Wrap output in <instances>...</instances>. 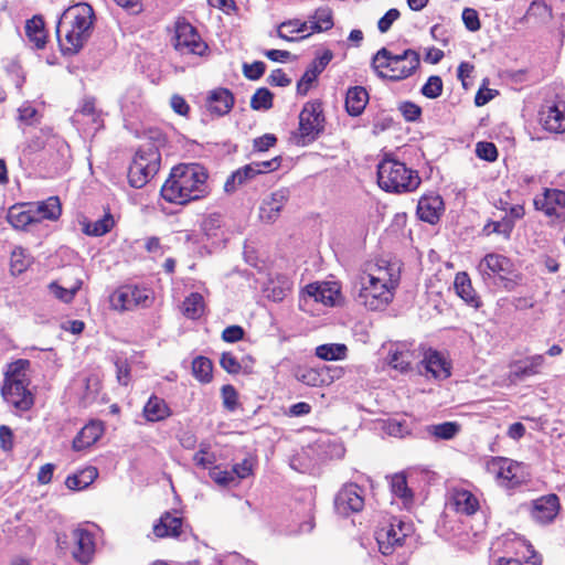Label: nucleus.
<instances>
[{"label":"nucleus","mask_w":565,"mask_h":565,"mask_svg":"<svg viewBox=\"0 0 565 565\" xmlns=\"http://www.w3.org/2000/svg\"><path fill=\"white\" fill-rule=\"evenodd\" d=\"M334 508L344 516L361 512L364 508L363 489L353 482L344 484L334 498Z\"/></svg>","instance_id":"nucleus-15"},{"label":"nucleus","mask_w":565,"mask_h":565,"mask_svg":"<svg viewBox=\"0 0 565 565\" xmlns=\"http://www.w3.org/2000/svg\"><path fill=\"white\" fill-rule=\"evenodd\" d=\"M324 129L322 103L311 100L303 105L299 114V139L305 146L315 141Z\"/></svg>","instance_id":"nucleus-11"},{"label":"nucleus","mask_w":565,"mask_h":565,"mask_svg":"<svg viewBox=\"0 0 565 565\" xmlns=\"http://www.w3.org/2000/svg\"><path fill=\"white\" fill-rule=\"evenodd\" d=\"M486 470L505 489H515L527 478L523 463L507 457H491L486 462Z\"/></svg>","instance_id":"nucleus-9"},{"label":"nucleus","mask_w":565,"mask_h":565,"mask_svg":"<svg viewBox=\"0 0 565 565\" xmlns=\"http://www.w3.org/2000/svg\"><path fill=\"white\" fill-rule=\"evenodd\" d=\"M347 347L340 343L321 344L316 349V355L326 361H335L344 359L347 355Z\"/></svg>","instance_id":"nucleus-46"},{"label":"nucleus","mask_w":565,"mask_h":565,"mask_svg":"<svg viewBox=\"0 0 565 565\" xmlns=\"http://www.w3.org/2000/svg\"><path fill=\"white\" fill-rule=\"evenodd\" d=\"M73 558L81 564H88L95 554L94 535L85 529H75L72 532Z\"/></svg>","instance_id":"nucleus-18"},{"label":"nucleus","mask_w":565,"mask_h":565,"mask_svg":"<svg viewBox=\"0 0 565 565\" xmlns=\"http://www.w3.org/2000/svg\"><path fill=\"white\" fill-rule=\"evenodd\" d=\"M545 360L542 354H535L526 358L523 362H515L513 364L512 375L515 379H524L533 375H537Z\"/></svg>","instance_id":"nucleus-36"},{"label":"nucleus","mask_w":565,"mask_h":565,"mask_svg":"<svg viewBox=\"0 0 565 565\" xmlns=\"http://www.w3.org/2000/svg\"><path fill=\"white\" fill-rule=\"evenodd\" d=\"M25 35L35 49H44L47 42V32L44 19L41 15H34L26 20Z\"/></svg>","instance_id":"nucleus-34"},{"label":"nucleus","mask_w":565,"mask_h":565,"mask_svg":"<svg viewBox=\"0 0 565 565\" xmlns=\"http://www.w3.org/2000/svg\"><path fill=\"white\" fill-rule=\"evenodd\" d=\"M461 18L466 29L469 30L470 32H476L480 30L481 23L479 19V13L476 9L465 8L462 10Z\"/></svg>","instance_id":"nucleus-56"},{"label":"nucleus","mask_w":565,"mask_h":565,"mask_svg":"<svg viewBox=\"0 0 565 565\" xmlns=\"http://www.w3.org/2000/svg\"><path fill=\"white\" fill-rule=\"evenodd\" d=\"M82 285L83 281L81 279H77L70 287H63L58 285L56 281H52L49 285V289L56 299L61 300L64 303H70L74 300L76 294L82 288Z\"/></svg>","instance_id":"nucleus-44"},{"label":"nucleus","mask_w":565,"mask_h":565,"mask_svg":"<svg viewBox=\"0 0 565 565\" xmlns=\"http://www.w3.org/2000/svg\"><path fill=\"white\" fill-rule=\"evenodd\" d=\"M221 367L228 374L236 375L241 372L242 365L232 352H223L220 359Z\"/></svg>","instance_id":"nucleus-55"},{"label":"nucleus","mask_w":565,"mask_h":565,"mask_svg":"<svg viewBox=\"0 0 565 565\" xmlns=\"http://www.w3.org/2000/svg\"><path fill=\"white\" fill-rule=\"evenodd\" d=\"M541 121L543 127L551 132L565 131V102L559 100L553 105H547L541 111Z\"/></svg>","instance_id":"nucleus-26"},{"label":"nucleus","mask_w":565,"mask_h":565,"mask_svg":"<svg viewBox=\"0 0 565 565\" xmlns=\"http://www.w3.org/2000/svg\"><path fill=\"white\" fill-rule=\"evenodd\" d=\"M152 300L150 289L134 285L120 286L109 296L110 307L117 311L134 310L137 307H149Z\"/></svg>","instance_id":"nucleus-12"},{"label":"nucleus","mask_w":565,"mask_h":565,"mask_svg":"<svg viewBox=\"0 0 565 565\" xmlns=\"http://www.w3.org/2000/svg\"><path fill=\"white\" fill-rule=\"evenodd\" d=\"M310 32L320 33L329 31L333 28V12L328 7L318 8L315 13L310 17Z\"/></svg>","instance_id":"nucleus-41"},{"label":"nucleus","mask_w":565,"mask_h":565,"mask_svg":"<svg viewBox=\"0 0 565 565\" xmlns=\"http://www.w3.org/2000/svg\"><path fill=\"white\" fill-rule=\"evenodd\" d=\"M273 93L266 88H258L250 98V107L254 110L270 109L273 107Z\"/></svg>","instance_id":"nucleus-51"},{"label":"nucleus","mask_w":565,"mask_h":565,"mask_svg":"<svg viewBox=\"0 0 565 565\" xmlns=\"http://www.w3.org/2000/svg\"><path fill=\"white\" fill-rule=\"evenodd\" d=\"M207 179L209 172L202 164L196 162L179 163L170 170L160 194L168 203L185 205L210 194Z\"/></svg>","instance_id":"nucleus-1"},{"label":"nucleus","mask_w":565,"mask_h":565,"mask_svg":"<svg viewBox=\"0 0 565 565\" xmlns=\"http://www.w3.org/2000/svg\"><path fill=\"white\" fill-rule=\"evenodd\" d=\"M215 461V455L204 448H201L193 456V462L195 463V466L201 467L203 469H211L214 466Z\"/></svg>","instance_id":"nucleus-59"},{"label":"nucleus","mask_w":565,"mask_h":565,"mask_svg":"<svg viewBox=\"0 0 565 565\" xmlns=\"http://www.w3.org/2000/svg\"><path fill=\"white\" fill-rule=\"evenodd\" d=\"M413 353L408 350H394L390 352L388 364L401 372L411 370Z\"/></svg>","instance_id":"nucleus-47"},{"label":"nucleus","mask_w":565,"mask_h":565,"mask_svg":"<svg viewBox=\"0 0 565 565\" xmlns=\"http://www.w3.org/2000/svg\"><path fill=\"white\" fill-rule=\"evenodd\" d=\"M398 110L402 113L406 121H416L422 116V108L413 102H403L398 106Z\"/></svg>","instance_id":"nucleus-57"},{"label":"nucleus","mask_w":565,"mask_h":565,"mask_svg":"<svg viewBox=\"0 0 565 565\" xmlns=\"http://www.w3.org/2000/svg\"><path fill=\"white\" fill-rule=\"evenodd\" d=\"M454 288L458 297H460L468 306L479 309L482 300L472 286V281L467 271H458L455 275Z\"/></svg>","instance_id":"nucleus-27"},{"label":"nucleus","mask_w":565,"mask_h":565,"mask_svg":"<svg viewBox=\"0 0 565 565\" xmlns=\"http://www.w3.org/2000/svg\"><path fill=\"white\" fill-rule=\"evenodd\" d=\"M449 502L452 509L460 514L471 516L480 509L479 499L469 490L454 488L450 491Z\"/></svg>","instance_id":"nucleus-23"},{"label":"nucleus","mask_w":565,"mask_h":565,"mask_svg":"<svg viewBox=\"0 0 565 565\" xmlns=\"http://www.w3.org/2000/svg\"><path fill=\"white\" fill-rule=\"evenodd\" d=\"M95 14L88 3L67 8L56 25V35L63 55L77 54L90 36Z\"/></svg>","instance_id":"nucleus-3"},{"label":"nucleus","mask_w":565,"mask_h":565,"mask_svg":"<svg viewBox=\"0 0 565 565\" xmlns=\"http://www.w3.org/2000/svg\"><path fill=\"white\" fill-rule=\"evenodd\" d=\"M156 140L158 145L150 141L140 145L128 168V183L135 189L143 188L160 170L161 152L159 146L166 142V138L159 135Z\"/></svg>","instance_id":"nucleus-7"},{"label":"nucleus","mask_w":565,"mask_h":565,"mask_svg":"<svg viewBox=\"0 0 565 565\" xmlns=\"http://www.w3.org/2000/svg\"><path fill=\"white\" fill-rule=\"evenodd\" d=\"M412 532V525L397 518L376 533L380 551L384 555L392 554L396 547H402Z\"/></svg>","instance_id":"nucleus-14"},{"label":"nucleus","mask_w":565,"mask_h":565,"mask_svg":"<svg viewBox=\"0 0 565 565\" xmlns=\"http://www.w3.org/2000/svg\"><path fill=\"white\" fill-rule=\"evenodd\" d=\"M477 269L483 279L498 278L505 290H513L521 281L522 276L515 269L513 262L498 253H488L479 262Z\"/></svg>","instance_id":"nucleus-8"},{"label":"nucleus","mask_w":565,"mask_h":565,"mask_svg":"<svg viewBox=\"0 0 565 565\" xmlns=\"http://www.w3.org/2000/svg\"><path fill=\"white\" fill-rule=\"evenodd\" d=\"M31 362L28 359H18L7 364L0 394L4 403L15 413L22 414L31 411L35 404L34 387L28 372Z\"/></svg>","instance_id":"nucleus-4"},{"label":"nucleus","mask_w":565,"mask_h":565,"mask_svg":"<svg viewBox=\"0 0 565 565\" xmlns=\"http://www.w3.org/2000/svg\"><path fill=\"white\" fill-rule=\"evenodd\" d=\"M289 191L287 189H279L265 198L259 206V217L267 223L275 222L288 202Z\"/></svg>","instance_id":"nucleus-19"},{"label":"nucleus","mask_w":565,"mask_h":565,"mask_svg":"<svg viewBox=\"0 0 565 565\" xmlns=\"http://www.w3.org/2000/svg\"><path fill=\"white\" fill-rule=\"evenodd\" d=\"M310 30L311 28L309 21H300L295 19L282 22L277 29V35L285 41L292 42L296 40L306 39L313 34V32H310Z\"/></svg>","instance_id":"nucleus-30"},{"label":"nucleus","mask_w":565,"mask_h":565,"mask_svg":"<svg viewBox=\"0 0 565 565\" xmlns=\"http://www.w3.org/2000/svg\"><path fill=\"white\" fill-rule=\"evenodd\" d=\"M559 510V498L555 493H548L532 501L531 516L537 523L550 524L556 519Z\"/></svg>","instance_id":"nucleus-16"},{"label":"nucleus","mask_w":565,"mask_h":565,"mask_svg":"<svg viewBox=\"0 0 565 565\" xmlns=\"http://www.w3.org/2000/svg\"><path fill=\"white\" fill-rule=\"evenodd\" d=\"M82 231L88 236H103L109 233L115 226V220L109 210L97 221L84 220L82 223Z\"/></svg>","instance_id":"nucleus-38"},{"label":"nucleus","mask_w":565,"mask_h":565,"mask_svg":"<svg viewBox=\"0 0 565 565\" xmlns=\"http://www.w3.org/2000/svg\"><path fill=\"white\" fill-rule=\"evenodd\" d=\"M104 434V424L100 420H90L73 439L72 447L81 451L93 446Z\"/></svg>","instance_id":"nucleus-29"},{"label":"nucleus","mask_w":565,"mask_h":565,"mask_svg":"<svg viewBox=\"0 0 565 565\" xmlns=\"http://www.w3.org/2000/svg\"><path fill=\"white\" fill-rule=\"evenodd\" d=\"M31 203L12 205L7 214V221L17 230H25L28 225L38 223Z\"/></svg>","instance_id":"nucleus-32"},{"label":"nucleus","mask_w":565,"mask_h":565,"mask_svg":"<svg viewBox=\"0 0 565 565\" xmlns=\"http://www.w3.org/2000/svg\"><path fill=\"white\" fill-rule=\"evenodd\" d=\"M277 142V138L273 134H265L260 137H257L253 141V148L255 151L264 152L269 148L274 147Z\"/></svg>","instance_id":"nucleus-63"},{"label":"nucleus","mask_w":565,"mask_h":565,"mask_svg":"<svg viewBox=\"0 0 565 565\" xmlns=\"http://www.w3.org/2000/svg\"><path fill=\"white\" fill-rule=\"evenodd\" d=\"M98 477L97 468L89 466L66 478L65 484L70 490L79 491L86 489Z\"/></svg>","instance_id":"nucleus-39"},{"label":"nucleus","mask_w":565,"mask_h":565,"mask_svg":"<svg viewBox=\"0 0 565 565\" xmlns=\"http://www.w3.org/2000/svg\"><path fill=\"white\" fill-rule=\"evenodd\" d=\"M115 365L118 383L122 386H128L131 381V367L128 361L118 359Z\"/></svg>","instance_id":"nucleus-58"},{"label":"nucleus","mask_w":565,"mask_h":565,"mask_svg":"<svg viewBox=\"0 0 565 565\" xmlns=\"http://www.w3.org/2000/svg\"><path fill=\"white\" fill-rule=\"evenodd\" d=\"M266 71V65L262 61H255L252 64L245 63L243 65V74L250 81L259 79Z\"/></svg>","instance_id":"nucleus-60"},{"label":"nucleus","mask_w":565,"mask_h":565,"mask_svg":"<svg viewBox=\"0 0 565 565\" xmlns=\"http://www.w3.org/2000/svg\"><path fill=\"white\" fill-rule=\"evenodd\" d=\"M427 373L435 379L446 380L451 375V362L437 350L429 349L422 361Z\"/></svg>","instance_id":"nucleus-25"},{"label":"nucleus","mask_w":565,"mask_h":565,"mask_svg":"<svg viewBox=\"0 0 565 565\" xmlns=\"http://www.w3.org/2000/svg\"><path fill=\"white\" fill-rule=\"evenodd\" d=\"M206 303L200 292H191L184 298L181 305L182 315L191 320H199L204 316Z\"/></svg>","instance_id":"nucleus-37"},{"label":"nucleus","mask_w":565,"mask_h":565,"mask_svg":"<svg viewBox=\"0 0 565 565\" xmlns=\"http://www.w3.org/2000/svg\"><path fill=\"white\" fill-rule=\"evenodd\" d=\"M296 379L307 386L320 387L328 383V373L324 369L298 366L295 370Z\"/></svg>","instance_id":"nucleus-35"},{"label":"nucleus","mask_w":565,"mask_h":565,"mask_svg":"<svg viewBox=\"0 0 565 565\" xmlns=\"http://www.w3.org/2000/svg\"><path fill=\"white\" fill-rule=\"evenodd\" d=\"M367 103L369 93L363 86H352L347 90L344 107L350 116H360L364 111Z\"/></svg>","instance_id":"nucleus-31"},{"label":"nucleus","mask_w":565,"mask_h":565,"mask_svg":"<svg viewBox=\"0 0 565 565\" xmlns=\"http://www.w3.org/2000/svg\"><path fill=\"white\" fill-rule=\"evenodd\" d=\"M399 17L401 12L395 8H392L388 11H386V13L377 22L379 31L381 33H386L391 29L393 23L399 19Z\"/></svg>","instance_id":"nucleus-61"},{"label":"nucleus","mask_w":565,"mask_h":565,"mask_svg":"<svg viewBox=\"0 0 565 565\" xmlns=\"http://www.w3.org/2000/svg\"><path fill=\"white\" fill-rule=\"evenodd\" d=\"M476 153L480 159L493 162L498 159V149L493 142L480 141L476 145Z\"/></svg>","instance_id":"nucleus-54"},{"label":"nucleus","mask_w":565,"mask_h":565,"mask_svg":"<svg viewBox=\"0 0 565 565\" xmlns=\"http://www.w3.org/2000/svg\"><path fill=\"white\" fill-rule=\"evenodd\" d=\"M401 273L394 264L379 260L361 277L359 302L371 311L385 309L393 301Z\"/></svg>","instance_id":"nucleus-2"},{"label":"nucleus","mask_w":565,"mask_h":565,"mask_svg":"<svg viewBox=\"0 0 565 565\" xmlns=\"http://www.w3.org/2000/svg\"><path fill=\"white\" fill-rule=\"evenodd\" d=\"M223 406L228 412H235L239 405L238 393L232 384L223 385L221 388Z\"/></svg>","instance_id":"nucleus-52"},{"label":"nucleus","mask_w":565,"mask_h":565,"mask_svg":"<svg viewBox=\"0 0 565 565\" xmlns=\"http://www.w3.org/2000/svg\"><path fill=\"white\" fill-rule=\"evenodd\" d=\"M443 79L438 75H431L428 77L427 82L422 87V94L430 99H435L443 94Z\"/></svg>","instance_id":"nucleus-53"},{"label":"nucleus","mask_w":565,"mask_h":565,"mask_svg":"<svg viewBox=\"0 0 565 565\" xmlns=\"http://www.w3.org/2000/svg\"><path fill=\"white\" fill-rule=\"evenodd\" d=\"M534 207L544 213L548 224L561 225L565 223V191L545 188L541 198L533 201Z\"/></svg>","instance_id":"nucleus-13"},{"label":"nucleus","mask_w":565,"mask_h":565,"mask_svg":"<svg viewBox=\"0 0 565 565\" xmlns=\"http://www.w3.org/2000/svg\"><path fill=\"white\" fill-rule=\"evenodd\" d=\"M245 335V331L241 326L234 324L226 327L222 332V339L225 342L234 343L241 341Z\"/></svg>","instance_id":"nucleus-64"},{"label":"nucleus","mask_w":565,"mask_h":565,"mask_svg":"<svg viewBox=\"0 0 565 565\" xmlns=\"http://www.w3.org/2000/svg\"><path fill=\"white\" fill-rule=\"evenodd\" d=\"M36 222L43 220L56 221L62 214V204L58 196H50L44 201L31 203Z\"/></svg>","instance_id":"nucleus-33"},{"label":"nucleus","mask_w":565,"mask_h":565,"mask_svg":"<svg viewBox=\"0 0 565 565\" xmlns=\"http://www.w3.org/2000/svg\"><path fill=\"white\" fill-rule=\"evenodd\" d=\"M420 66L419 53L406 49L393 54L388 49H380L372 58V67L381 78L399 82L412 76Z\"/></svg>","instance_id":"nucleus-5"},{"label":"nucleus","mask_w":565,"mask_h":565,"mask_svg":"<svg viewBox=\"0 0 565 565\" xmlns=\"http://www.w3.org/2000/svg\"><path fill=\"white\" fill-rule=\"evenodd\" d=\"M332 58L333 52L331 50H324L321 55L317 56L311 62L297 83V93L299 95L306 96L308 94L312 84L317 81L318 76L324 71Z\"/></svg>","instance_id":"nucleus-17"},{"label":"nucleus","mask_w":565,"mask_h":565,"mask_svg":"<svg viewBox=\"0 0 565 565\" xmlns=\"http://www.w3.org/2000/svg\"><path fill=\"white\" fill-rule=\"evenodd\" d=\"M427 431L436 439L450 440L460 431V425L456 422H445L428 426Z\"/></svg>","instance_id":"nucleus-45"},{"label":"nucleus","mask_w":565,"mask_h":565,"mask_svg":"<svg viewBox=\"0 0 565 565\" xmlns=\"http://www.w3.org/2000/svg\"><path fill=\"white\" fill-rule=\"evenodd\" d=\"M445 211V204L438 194H424L417 204L418 217L431 225L439 222L440 216Z\"/></svg>","instance_id":"nucleus-22"},{"label":"nucleus","mask_w":565,"mask_h":565,"mask_svg":"<svg viewBox=\"0 0 565 565\" xmlns=\"http://www.w3.org/2000/svg\"><path fill=\"white\" fill-rule=\"evenodd\" d=\"M78 113L87 117L88 120L95 125V129H98L103 126V120L100 117V111L96 108V100L93 97L85 98L81 106Z\"/></svg>","instance_id":"nucleus-50"},{"label":"nucleus","mask_w":565,"mask_h":565,"mask_svg":"<svg viewBox=\"0 0 565 565\" xmlns=\"http://www.w3.org/2000/svg\"><path fill=\"white\" fill-rule=\"evenodd\" d=\"M192 374L203 384H207L213 380V363L203 355H199L192 361Z\"/></svg>","instance_id":"nucleus-43"},{"label":"nucleus","mask_w":565,"mask_h":565,"mask_svg":"<svg viewBox=\"0 0 565 565\" xmlns=\"http://www.w3.org/2000/svg\"><path fill=\"white\" fill-rule=\"evenodd\" d=\"M514 228V222L509 218L508 216H504L501 221H489L483 226V233L486 235H491L493 233L503 235L505 238H510L511 233Z\"/></svg>","instance_id":"nucleus-48"},{"label":"nucleus","mask_w":565,"mask_h":565,"mask_svg":"<svg viewBox=\"0 0 565 565\" xmlns=\"http://www.w3.org/2000/svg\"><path fill=\"white\" fill-rule=\"evenodd\" d=\"M250 164L254 167V170H256L255 172L258 175L260 173L276 171L281 164V158L275 157L270 160L252 162Z\"/></svg>","instance_id":"nucleus-62"},{"label":"nucleus","mask_w":565,"mask_h":565,"mask_svg":"<svg viewBox=\"0 0 565 565\" xmlns=\"http://www.w3.org/2000/svg\"><path fill=\"white\" fill-rule=\"evenodd\" d=\"M305 294L313 298L316 302L324 306H334L341 296L340 286L333 281H321L308 284Z\"/></svg>","instance_id":"nucleus-21"},{"label":"nucleus","mask_w":565,"mask_h":565,"mask_svg":"<svg viewBox=\"0 0 565 565\" xmlns=\"http://www.w3.org/2000/svg\"><path fill=\"white\" fill-rule=\"evenodd\" d=\"M30 266V259L25 255L24 249L17 247L12 250L10 257V270L11 274L17 276L24 273Z\"/></svg>","instance_id":"nucleus-49"},{"label":"nucleus","mask_w":565,"mask_h":565,"mask_svg":"<svg viewBox=\"0 0 565 565\" xmlns=\"http://www.w3.org/2000/svg\"><path fill=\"white\" fill-rule=\"evenodd\" d=\"M255 171L250 163L237 169L226 179L224 191L226 193L235 192L239 186L257 175Z\"/></svg>","instance_id":"nucleus-40"},{"label":"nucleus","mask_w":565,"mask_h":565,"mask_svg":"<svg viewBox=\"0 0 565 565\" xmlns=\"http://www.w3.org/2000/svg\"><path fill=\"white\" fill-rule=\"evenodd\" d=\"M142 417L147 423H159L172 416V409L160 396L152 394L142 407Z\"/></svg>","instance_id":"nucleus-28"},{"label":"nucleus","mask_w":565,"mask_h":565,"mask_svg":"<svg viewBox=\"0 0 565 565\" xmlns=\"http://www.w3.org/2000/svg\"><path fill=\"white\" fill-rule=\"evenodd\" d=\"M392 493L402 500L403 504L408 508L414 502V493L408 488L407 479L404 473H395L391 479Z\"/></svg>","instance_id":"nucleus-42"},{"label":"nucleus","mask_w":565,"mask_h":565,"mask_svg":"<svg viewBox=\"0 0 565 565\" xmlns=\"http://www.w3.org/2000/svg\"><path fill=\"white\" fill-rule=\"evenodd\" d=\"M234 103V95L228 88L217 87L209 93L205 106L212 116L222 117L232 110Z\"/></svg>","instance_id":"nucleus-20"},{"label":"nucleus","mask_w":565,"mask_h":565,"mask_svg":"<svg viewBox=\"0 0 565 565\" xmlns=\"http://www.w3.org/2000/svg\"><path fill=\"white\" fill-rule=\"evenodd\" d=\"M182 527L183 518L179 516L177 512L167 511L153 524L152 531L158 539H178L182 534Z\"/></svg>","instance_id":"nucleus-24"},{"label":"nucleus","mask_w":565,"mask_h":565,"mask_svg":"<svg viewBox=\"0 0 565 565\" xmlns=\"http://www.w3.org/2000/svg\"><path fill=\"white\" fill-rule=\"evenodd\" d=\"M173 47L181 54L204 56L209 50L195 26L185 18L179 17L174 22Z\"/></svg>","instance_id":"nucleus-10"},{"label":"nucleus","mask_w":565,"mask_h":565,"mask_svg":"<svg viewBox=\"0 0 565 565\" xmlns=\"http://www.w3.org/2000/svg\"><path fill=\"white\" fill-rule=\"evenodd\" d=\"M422 179L416 170L404 162L385 154L377 164V183L385 192L408 193L420 185Z\"/></svg>","instance_id":"nucleus-6"}]
</instances>
